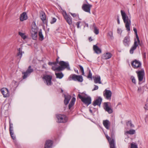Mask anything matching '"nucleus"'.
Wrapping results in <instances>:
<instances>
[{
    "mask_svg": "<svg viewBox=\"0 0 148 148\" xmlns=\"http://www.w3.org/2000/svg\"><path fill=\"white\" fill-rule=\"evenodd\" d=\"M121 15L124 23H125V26L126 30L128 31H130V25H131V21L130 19L128 18L125 12L122 10H121Z\"/></svg>",
    "mask_w": 148,
    "mask_h": 148,
    "instance_id": "1",
    "label": "nucleus"
},
{
    "mask_svg": "<svg viewBox=\"0 0 148 148\" xmlns=\"http://www.w3.org/2000/svg\"><path fill=\"white\" fill-rule=\"evenodd\" d=\"M38 29V28L36 26L35 22H32L31 33L32 38L34 40H36L37 39Z\"/></svg>",
    "mask_w": 148,
    "mask_h": 148,
    "instance_id": "2",
    "label": "nucleus"
},
{
    "mask_svg": "<svg viewBox=\"0 0 148 148\" xmlns=\"http://www.w3.org/2000/svg\"><path fill=\"white\" fill-rule=\"evenodd\" d=\"M69 81L72 80L79 82H82L83 81L82 76L81 75H77L75 74L71 75L68 78Z\"/></svg>",
    "mask_w": 148,
    "mask_h": 148,
    "instance_id": "3",
    "label": "nucleus"
},
{
    "mask_svg": "<svg viewBox=\"0 0 148 148\" xmlns=\"http://www.w3.org/2000/svg\"><path fill=\"white\" fill-rule=\"evenodd\" d=\"M78 97L82 102L87 106L89 105L91 103V99L89 96L86 97L82 96L81 94H79L78 95Z\"/></svg>",
    "mask_w": 148,
    "mask_h": 148,
    "instance_id": "4",
    "label": "nucleus"
},
{
    "mask_svg": "<svg viewBox=\"0 0 148 148\" xmlns=\"http://www.w3.org/2000/svg\"><path fill=\"white\" fill-rule=\"evenodd\" d=\"M57 122L59 123H65L67 121V118L64 115L58 114L56 115Z\"/></svg>",
    "mask_w": 148,
    "mask_h": 148,
    "instance_id": "5",
    "label": "nucleus"
},
{
    "mask_svg": "<svg viewBox=\"0 0 148 148\" xmlns=\"http://www.w3.org/2000/svg\"><path fill=\"white\" fill-rule=\"evenodd\" d=\"M136 73L137 74L138 77V84H140V82L143 81L144 78H145V73L143 69L141 70L137 71H136Z\"/></svg>",
    "mask_w": 148,
    "mask_h": 148,
    "instance_id": "6",
    "label": "nucleus"
},
{
    "mask_svg": "<svg viewBox=\"0 0 148 148\" xmlns=\"http://www.w3.org/2000/svg\"><path fill=\"white\" fill-rule=\"evenodd\" d=\"M52 76L48 75H45L43 76V79L44 83L47 86H51L52 84L51 82Z\"/></svg>",
    "mask_w": 148,
    "mask_h": 148,
    "instance_id": "7",
    "label": "nucleus"
},
{
    "mask_svg": "<svg viewBox=\"0 0 148 148\" xmlns=\"http://www.w3.org/2000/svg\"><path fill=\"white\" fill-rule=\"evenodd\" d=\"M103 96L104 98L110 101L111 99L112 92L111 90L106 89L103 92Z\"/></svg>",
    "mask_w": 148,
    "mask_h": 148,
    "instance_id": "8",
    "label": "nucleus"
},
{
    "mask_svg": "<svg viewBox=\"0 0 148 148\" xmlns=\"http://www.w3.org/2000/svg\"><path fill=\"white\" fill-rule=\"evenodd\" d=\"M31 66H29L28 69L25 72H22V74L23 75V79H25L30 75V74L33 72L34 69L31 68Z\"/></svg>",
    "mask_w": 148,
    "mask_h": 148,
    "instance_id": "9",
    "label": "nucleus"
},
{
    "mask_svg": "<svg viewBox=\"0 0 148 148\" xmlns=\"http://www.w3.org/2000/svg\"><path fill=\"white\" fill-rule=\"evenodd\" d=\"M62 14L64 18L68 23L70 25H71L72 23V18L71 16L68 15L65 10L63 11Z\"/></svg>",
    "mask_w": 148,
    "mask_h": 148,
    "instance_id": "10",
    "label": "nucleus"
},
{
    "mask_svg": "<svg viewBox=\"0 0 148 148\" xmlns=\"http://www.w3.org/2000/svg\"><path fill=\"white\" fill-rule=\"evenodd\" d=\"M131 65L134 68L138 69L141 66L142 64L140 61L135 59L132 62Z\"/></svg>",
    "mask_w": 148,
    "mask_h": 148,
    "instance_id": "11",
    "label": "nucleus"
},
{
    "mask_svg": "<svg viewBox=\"0 0 148 148\" xmlns=\"http://www.w3.org/2000/svg\"><path fill=\"white\" fill-rule=\"evenodd\" d=\"M59 64L61 66L64 70L65 69H67L68 70H70L71 69L69 64L68 62H64V61H60L59 62Z\"/></svg>",
    "mask_w": 148,
    "mask_h": 148,
    "instance_id": "12",
    "label": "nucleus"
},
{
    "mask_svg": "<svg viewBox=\"0 0 148 148\" xmlns=\"http://www.w3.org/2000/svg\"><path fill=\"white\" fill-rule=\"evenodd\" d=\"M106 136L109 142L110 148H116L115 141L113 139H111L107 134H106Z\"/></svg>",
    "mask_w": 148,
    "mask_h": 148,
    "instance_id": "13",
    "label": "nucleus"
},
{
    "mask_svg": "<svg viewBox=\"0 0 148 148\" xmlns=\"http://www.w3.org/2000/svg\"><path fill=\"white\" fill-rule=\"evenodd\" d=\"M123 45L125 47H128L131 43L130 37L129 36H125L123 41Z\"/></svg>",
    "mask_w": 148,
    "mask_h": 148,
    "instance_id": "14",
    "label": "nucleus"
},
{
    "mask_svg": "<svg viewBox=\"0 0 148 148\" xmlns=\"http://www.w3.org/2000/svg\"><path fill=\"white\" fill-rule=\"evenodd\" d=\"M139 44L140 45V43H138V40H136V39H134V44L130 50V54H132L133 53L134 51L136 49Z\"/></svg>",
    "mask_w": 148,
    "mask_h": 148,
    "instance_id": "15",
    "label": "nucleus"
},
{
    "mask_svg": "<svg viewBox=\"0 0 148 148\" xmlns=\"http://www.w3.org/2000/svg\"><path fill=\"white\" fill-rule=\"evenodd\" d=\"M108 103H110L108 102H104V103L103 108L109 114H111L113 112V110L112 109L109 107Z\"/></svg>",
    "mask_w": 148,
    "mask_h": 148,
    "instance_id": "16",
    "label": "nucleus"
},
{
    "mask_svg": "<svg viewBox=\"0 0 148 148\" xmlns=\"http://www.w3.org/2000/svg\"><path fill=\"white\" fill-rule=\"evenodd\" d=\"M1 91L4 97H7L9 96L10 94L8 88H3L1 89Z\"/></svg>",
    "mask_w": 148,
    "mask_h": 148,
    "instance_id": "17",
    "label": "nucleus"
},
{
    "mask_svg": "<svg viewBox=\"0 0 148 148\" xmlns=\"http://www.w3.org/2000/svg\"><path fill=\"white\" fill-rule=\"evenodd\" d=\"M102 99L101 97H99L95 100L93 102V105L95 106H100L102 101Z\"/></svg>",
    "mask_w": 148,
    "mask_h": 148,
    "instance_id": "18",
    "label": "nucleus"
},
{
    "mask_svg": "<svg viewBox=\"0 0 148 148\" xmlns=\"http://www.w3.org/2000/svg\"><path fill=\"white\" fill-rule=\"evenodd\" d=\"M91 6L92 5L90 4H84L82 7V8L84 11L90 13V8Z\"/></svg>",
    "mask_w": 148,
    "mask_h": 148,
    "instance_id": "19",
    "label": "nucleus"
},
{
    "mask_svg": "<svg viewBox=\"0 0 148 148\" xmlns=\"http://www.w3.org/2000/svg\"><path fill=\"white\" fill-rule=\"evenodd\" d=\"M53 142L52 140H48L46 141L44 148H52Z\"/></svg>",
    "mask_w": 148,
    "mask_h": 148,
    "instance_id": "20",
    "label": "nucleus"
},
{
    "mask_svg": "<svg viewBox=\"0 0 148 148\" xmlns=\"http://www.w3.org/2000/svg\"><path fill=\"white\" fill-rule=\"evenodd\" d=\"M93 78L94 82L96 83H98L99 84H102L101 81L100 76L99 75H96L95 76H93Z\"/></svg>",
    "mask_w": 148,
    "mask_h": 148,
    "instance_id": "21",
    "label": "nucleus"
},
{
    "mask_svg": "<svg viewBox=\"0 0 148 148\" xmlns=\"http://www.w3.org/2000/svg\"><path fill=\"white\" fill-rule=\"evenodd\" d=\"M40 16L41 19L44 23L46 21V16L45 13L43 11H41L40 13Z\"/></svg>",
    "mask_w": 148,
    "mask_h": 148,
    "instance_id": "22",
    "label": "nucleus"
},
{
    "mask_svg": "<svg viewBox=\"0 0 148 148\" xmlns=\"http://www.w3.org/2000/svg\"><path fill=\"white\" fill-rule=\"evenodd\" d=\"M93 49L95 53L97 54H99L101 52V49L99 48L97 45H93Z\"/></svg>",
    "mask_w": 148,
    "mask_h": 148,
    "instance_id": "23",
    "label": "nucleus"
},
{
    "mask_svg": "<svg viewBox=\"0 0 148 148\" xmlns=\"http://www.w3.org/2000/svg\"><path fill=\"white\" fill-rule=\"evenodd\" d=\"M103 124L107 129H109L110 123L108 120H106L103 121Z\"/></svg>",
    "mask_w": 148,
    "mask_h": 148,
    "instance_id": "24",
    "label": "nucleus"
},
{
    "mask_svg": "<svg viewBox=\"0 0 148 148\" xmlns=\"http://www.w3.org/2000/svg\"><path fill=\"white\" fill-rule=\"evenodd\" d=\"M64 96L65 99L64 100V103L65 105H67L69 102L71 98V96L69 95H64Z\"/></svg>",
    "mask_w": 148,
    "mask_h": 148,
    "instance_id": "25",
    "label": "nucleus"
},
{
    "mask_svg": "<svg viewBox=\"0 0 148 148\" xmlns=\"http://www.w3.org/2000/svg\"><path fill=\"white\" fill-rule=\"evenodd\" d=\"M27 18V15L25 12H23L21 15L20 20L22 21L26 20Z\"/></svg>",
    "mask_w": 148,
    "mask_h": 148,
    "instance_id": "26",
    "label": "nucleus"
},
{
    "mask_svg": "<svg viewBox=\"0 0 148 148\" xmlns=\"http://www.w3.org/2000/svg\"><path fill=\"white\" fill-rule=\"evenodd\" d=\"M18 53L17 54V57H18L19 58V60H20L21 58L23 53H24V52L22 51V48H19L18 49Z\"/></svg>",
    "mask_w": 148,
    "mask_h": 148,
    "instance_id": "27",
    "label": "nucleus"
},
{
    "mask_svg": "<svg viewBox=\"0 0 148 148\" xmlns=\"http://www.w3.org/2000/svg\"><path fill=\"white\" fill-rule=\"evenodd\" d=\"M18 86V84L16 81L14 80L12 81L11 86L13 90H15Z\"/></svg>",
    "mask_w": 148,
    "mask_h": 148,
    "instance_id": "28",
    "label": "nucleus"
},
{
    "mask_svg": "<svg viewBox=\"0 0 148 148\" xmlns=\"http://www.w3.org/2000/svg\"><path fill=\"white\" fill-rule=\"evenodd\" d=\"M112 56V55L111 53L107 52L103 54V58L105 60H107L110 58Z\"/></svg>",
    "mask_w": 148,
    "mask_h": 148,
    "instance_id": "29",
    "label": "nucleus"
},
{
    "mask_svg": "<svg viewBox=\"0 0 148 148\" xmlns=\"http://www.w3.org/2000/svg\"><path fill=\"white\" fill-rule=\"evenodd\" d=\"M75 98L73 97L71 99L70 103L69 105V109H70L71 108L74 104L75 101Z\"/></svg>",
    "mask_w": 148,
    "mask_h": 148,
    "instance_id": "30",
    "label": "nucleus"
},
{
    "mask_svg": "<svg viewBox=\"0 0 148 148\" xmlns=\"http://www.w3.org/2000/svg\"><path fill=\"white\" fill-rule=\"evenodd\" d=\"M55 75H56V77L59 79H61L64 76V75L61 72L57 73H56Z\"/></svg>",
    "mask_w": 148,
    "mask_h": 148,
    "instance_id": "31",
    "label": "nucleus"
},
{
    "mask_svg": "<svg viewBox=\"0 0 148 148\" xmlns=\"http://www.w3.org/2000/svg\"><path fill=\"white\" fill-rule=\"evenodd\" d=\"M39 39L40 40L42 41L44 39V36L42 32V29H40L38 32Z\"/></svg>",
    "mask_w": 148,
    "mask_h": 148,
    "instance_id": "32",
    "label": "nucleus"
},
{
    "mask_svg": "<svg viewBox=\"0 0 148 148\" xmlns=\"http://www.w3.org/2000/svg\"><path fill=\"white\" fill-rule=\"evenodd\" d=\"M133 30L134 32L136 38H135L134 39H136V40H137L138 41V43H140V40L139 39V37L138 36V34H137V30L135 28H133Z\"/></svg>",
    "mask_w": 148,
    "mask_h": 148,
    "instance_id": "33",
    "label": "nucleus"
},
{
    "mask_svg": "<svg viewBox=\"0 0 148 148\" xmlns=\"http://www.w3.org/2000/svg\"><path fill=\"white\" fill-rule=\"evenodd\" d=\"M18 34L21 37V38L25 40L26 39L27 36L25 35V34L24 33H22L20 32H18Z\"/></svg>",
    "mask_w": 148,
    "mask_h": 148,
    "instance_id": "34",
    "label": "nucleus"
},
{
    "mask_svg": "<svg viewBox=\"0 0 148 148\" xmlns=\"http://www.w3.org/2000/svg\"><path fill=\"white\" fill-rule=\"evenodd\" d=\"M135 133V130H134L131 129L129 131H127L126 132V133L131 135L134 134Z\"/></svg>",
    "mask_w": 148,
    "mask_h": 148,
    "instance_id": "35",
    "label": "nucleus"
},
{
    "mask_svg": "<svg viewBox=\"0 0 148 148\" xmlns=\"http://www.w3.org/2000/svg\"><path fill=\"white\" fill-rule=\"evenodd\" d=\"M58 59H56V61H57V60H58V61L57 62H49L48 63V64L49 65H50V66H53V65L57 66V64L58 63Z\"/></svg>",
    "mask_w": 148,
    "mask_h": 148,
    "instance_id": "36",
    "label": "nucleus"
},
{
    "mask_svg": "<svg viewBox=\"0 0 148 148\" xmlns=\"http://www.w3.org/2000/svg\"><path fill=\"white\" fill-rule=\"evenodd\" d=\"M131 148H138L137 145L134 143H131Z\"/></svg>",
    "mask_w": 148,
    "mask_h": 148,
    "instance_id": "37",
    "label": "nucleus"
},
{
    "mask_svg": "<svg viewBox=\"0 0 148 148\" xmlns=\"http://www.w3.org/2000/svg\"><path fill=\"white\" fill-rule=\"evenodd\" d=\"M127 126H129L131 127H134V125L132 123L131 121H128L126 123Z\"/></svg>",
    "mask_w": 148,
    "mask_h": 148,
    "instance_id": "38",
    "label": "nucleus"
},
{
    "mask_svg": "<svg viewBox=\"0 0 148 148\" xmlns=\"http://www.w3.org/2000/svg\"><path fill=\"white\" fill-rule=\"evenodd\" d=\"M94 32L96 35L98 34L99 33V29L97 28H95L94 29Z\"/></svg>",
    "mask_w": 148,
    "mask_h": 148,
    "instance_id": "39",
    "label": "nucleus"
},
{
    "mask_svg": "<svg viewBox=\"0 0 148 148\" xmlns=\"http://www.w3.org/2000/svg\"><path fill=\"white\" fill-rule=\"evenodd\" d=\"M9 131H13V124L12 123H11L10 121L9 122Z\"/></svg>",
    "mask_w": 148,
    "mask_h": 148,
    "instance_id": "40",
    "label": "nucleus"
},
{
    "mask_svg": "<svg viewBox=\"0 0 148 148\" xmlns=\"http://www.w3.org/2000/svg\"><path fill=\"white\" fill-rule=\"evenodd\" d=\"M56 20L57 19L56 18L53 17L52 18V19L51 20L50 23L51 24H53L56 22Z\"/></svg>",
    "mask_w": 148,
    "mask_h": 148,
    "instance_id": "41",
    "label": "nucleus"
},
{
    "mask_svg": "<svg viewBox=\"0 0 148 148\" xmlns=\"http://www.w3.org/2000/svg\"><path fill=\"white\" fill-rule=\"evenodd\" d=\"M57 71H61L64 70L62 68V67L60 65L58 67H57V68L56 69Z\"/></svg>",
    "mask_w": 148,
    "mask_h": 148,
    "instance_id": "42",
    "label": "nucleus"
},
{
    "mask_svg": "<svg viewBox=\"0 0 148 148\" xmlns=\"http://www.w3.org/2000/svg\"><path fill=\"white\" fill-rule=\"evenodd\" d=\"M108 35L110 36L111 39H112L113 38V32L112 31H110L108 33Z\"/></svg>",
    "mask_w": 148,
    "mask_h": 148,
    "instance_id": "43",
    "label": "nucleus"
},
{
    "mask_svg": "<svg viewBox=\"0 0 148 148\" xmlns=\"http://www.w3.org/2000/svg\"><path fill=\"white\" fill-rule=\"evenodd\" d=\"M87 78H88L90 79H92V73L90 70L89 71V74L87 76Z\"/></svg>",
    "mask_w": 148,
    "mask_h": 148,
    "instance_id": "44",
    "label": "nucleus"
},
{
    "mask_svg": "<svg viewBox=\"0 0 148 148\" xmlns=\"http://www.w3.org/2000/svg\"><path fill=\"white\" fill-rule=\"evenodd\" d=\"M131 79H132V82L136 84V80L135 79L134 77L133 76H132L131 77Z\"/></svg>",
    "mask_w": 148,
    "mask_h": 148,
    "instance_id": "45",
    "label": "nucleus"
},
{
    "mask_svg": "<svg viewBox=\"0 0 148 148\" xmlns=\"http://www.w3.org/2000/svg\"><path fill=\"white\" fill-rule=\"evenodd\" d=\"M79 68L80 69L81 71H82V74L83 75H84V68L81 65H79Z\"/></svg>",
    "mask_w": 148,
    "mask_h": 148,
    "instance_id": "46",
    "label": "nucleus"
},
{
    "mask_svg": "<svg viewBox=\"0 0 148 148\" xmlns=\"http://www.w3.org/2000/svg\"><path fill=\"white\" fill-rule=\"evenodd\" d=\"M117 32L118 33L121 34L122 33V30L121 29L118 28L117 29Z\"/></svg>",
    "mask_w": 148,
    "mask_h": 148,
    "instance_id": "47",
    "label": "nucleus"
},
{
    "mask_svg": "<svg viewBox=\"0 0 148 148\" xmlns=\"http://www.w3.org/2000/svg\"><path fill=\"white\" fill-rule=\"evenodd\" d=\"M56 66L53 65L52 66L51 68L53 70L56 71L57 67H56Z\"/></svg>",
    "mask_w": 148,
    "mask_h": 148,
    "instance_id": "48",
    "label": "nucleus"
},
{
    "mask_svg": "<svg viewBox=\"0 0 148 148\" xmlns=\"http://www.w3.org/2000/svg\"><path fill=\"white\" fill-rule=\"evenodd\" d=\"M99 87L98 86L96 85H94V88L92 90V91H94L98 89Z\"/></svg>",
    "mask_w": 148,
    "mask_h": 148,
    "instance_id": "49",
    "label": "nucleus"
},
{
    "mask_svg": "<svg viewBox=\"0 0 148 148\" xmlns=\"http://www.w3.org/2000/svg\"><path fill=\"white\" fill-rule=\"evenodd\" d=\"M10 134L11 136H14V135H15L14 134L13 130V131H11L10 130Z\"/></svg>",
    "mask_w": 148,
    "mask_h": 148,
    "instance_id": "50",
    "label": "nucleus"
},
{
    "mask_svg": "<svg viewBox=\"0 0 148 148\" xmlns=\"http://www.w3.org/2000/svg\"><path fill=\"white\" fill-rule=\"evenodd\" d=\"M143 58L144 59H145L146 58V52H144L143 53Z\"/></svg>",
    "mask_w": 148,
    "mask_h": 148,
    "instance_id": "51",
    "label": "nucleus"
},
{
    "mask_svg": "<svg viewBox=\"0 0 148 148\" xmlns=\"http://www.w3.org/2000/svg\"><path fill=\"white\" fill-rule=\"evenodd\" d=\"M81 23V22L79 21H78V22H77L76 23V25H77V28H79V25H80V23Z\"/></svg>",
    "mask_w": 148,
    "mask_h": 148,
    "instance_id": "52",
    "label": "nucleus"
},
{
    "mask_svg": "<svg viewBox=\"0 0 148 148\" xmlns=\"http://www.w3.org/2000/svg\"><path fill=\"white\" fill-rule=\"evenodd\" d=\"M144 108L145 110H148V104H145V106L144 107Z\"/></svg>",
    "mask_w": 148,
    "mask_h": 148,
    "instance_id": "53",
    "label": "nucleus"
},
{
    "mask_svg": "<svg viewBox=\"0 0 148 148\" xmlns=\"http://www.w3.org/2000/svg\"><path fill=\"white\" fill-rule=\"evenodd\" d=\"M70 13L73 17H75L77 16L76 14L75 13Z\"/></svg>",
    "mask_w": 148,
    "mask_h": 148,
    "instance_id": "54",
    "label": "nucleus"
},
{
    "mask_svg": "<svg viewBox=\"0 0 148 148\" xmlns=\"http://www.w3.org/2000/svg\"><path fill=\"white\" fill-rule=\"evenodd\" d=\"M117 21L118 24H120V22L119 21V16H118L117 17Z\"/></svg>",
    "mask_w": 148,
    "mask_h": 148,
    "instance_id": "55",
    "label": "nucleus"
},
{
    "mask_svg": "<svg viewBox=\"0 0 148 148\" xmlns=\"http://www.w3.org/2000/svg\"><path fill=\"white\" fill-rule=\"evenodd\" d=\"M11 137H12V138L13 140H16V136L15 135H14V136H11Z\"/></svg>",
    "mask_w": 148,
    "mask_h": 148,
    "instance_id": "56",
    "label": "nucleus"
},
{
    "mask_svg": "<svg viewBox=\"0 0 148 148\" xmlns=\"http://www.w3.org/2000/svg\"><path fill=\"white\" fill-rule=\"evenodd\" d=\"M141 88L140 87L138 88L137 91L138 92H140L141 90Z\"/></svg>",
    "mask_w": 148,
    "mask_h": 148,
    "instance_id": "57",
    "label": "nucleus"
},
{
    "mask_svg": "<svg viewBox=\"0 0 148 148\" xmlns=\"http://www.w3.org/2000/svg\"><path fill=\"white\" fill-rule=\"evenodd\" d=\"M47 66V64H44V65H43L42 66V68H44V69H46V66Z\"/></svg>",
    "mask_w": 148,
    "mask_h": 148,
    "instance_id": "58",
    "label": "nucleus"
},
{
    "mask_svg": "<svg viewBox=\"0 0 148 148\" xmlns=\"http://www.w3.org/2000/svg\"><path fill=\"white\" fill-rule=\"evenodd\" d=\"M93 27H94V29L95 28H97V26H96L95 24V23L93 24Z\"/></svg>",
    "mask_w": 148,
    "mask_h": 148,
    "instance_id": "59",
    "label": "nucleus"
},
{
    "mask_svg": "<svg viewBox=\"0 0 148 148\" xmlns=\"http://www.w3.org/2000/svg\"><path fill=\"white\" fill-rule=\"evenodd\" d=\"M74 71L77 74H79L78 70L77 69H74Z\"/></svg>",
    "mask_w": 148,
    "mask_h": 148,
    "instance_id": "60",
    "label": "nucleus"
},
{
    "mask_svg": "<svg viewBox=\"0 0 148 148\" xmlns=\"http://www.w3.org/2000/svg\"><path fill=\"white\" fill-rule=\"evenodd\" d=\"M89 41H91L92 40V38L91 37H90L89 38Z\"/></svg>",
    "mask_w": 148,
    "mask_h": 148,
    "instance_id": "61",
    "label": "nucleus"
},
{
    "mask_svg": "<svg viewBox=\"0 0 148 148\" xmlns=\"http://www.w3.org/2000/svg\"><path fill=\"white\" fill-rule=\"evenodd\" d=\"M85 25L87 27H88V24L87 23H85Z\"/></svg>",
    "mask_w": 148,
    "mask_h": 148,
    "instance_id": "62",
    "label": "nucleus"
},
{
    "mask_svg": "<svg viewBox=\"0 0 148 148\" xmlns=\"http://www.w3.org/2000/svg\"><path fill=\"white\" fill-rule=\"evenodd\" d=\"M89 111L91 113L93 114L92 111L91 109H90Z\"/></svg>",
    "mask_w": 148,
    "mask_h": 148,
    "instance_id": "63",
    "label": "nucleus"
},
{
    "mask_svg": "<svg viewBox=\"0 0 148 148\" xmlns=\"http://www.w3.org/2000/svg\"><path fill=\"white\" fill-rule=\"evenodd\" d=\"M143 87L146 88H147V85H145L143 86Z\"/></svg>",
    "mask_w": 148,
    "mask_h": 148,
    "instance_id": "64",
    "label": "nucleus"
}]
</instances>
